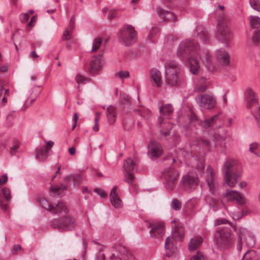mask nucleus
<instances>
[{
    "label": "nucleus",
    "mask_w": 260,
    "mask_h": 260,
    "mask_svg": "<svg viewBox=\"0 0 260 260\" xmlns=\"http://www.w3.org/2000/svg\"><path fill=\"white\" fill-rule=\"evenodd\" d=\"M106 112L107 117L109 122L111 124L113 123L116 119V112L115 108L112 106H110L107 109Z\"/></svg>",
    "instance_id": "29"
},
{
    "label": "nucleus",
    "mask_w": 260,
    "mask_h": 260,
    "mask_svg": "<svg viewBox=\"0 0 260 260\" xmlns=\"http://www.w3.org/2000/svg\"><path fill=\"white\" fill-rule=\"evenodd\" d=\"M180 184L186 191L194 189L198 184V178L194 176L186 174L182 177Z\"/></svg>",
    "instance_id": "12"
},
{
    "label": "nucleus",
    "mask_w": 260,
    "mask_h": 260,
    "mask_svg": "<svg viewBox=\"0 0 260 260\" xmlns=\"http://www.w3.org/2000/svg\"><path fill=\"white\" fill-rule=\"evenodd\" d=\"M196 31L198 34V37L203 40L204 43H206L208 38V32L204 29L202 26H198L196 28Z\"/></svg>",
    "instance_id": "33"
},
{
    "label": "nucleus",
    "mask_w": 260,
    "mask_h": 260,
    "mask_svg": "<svg viewBox=\"0 0 260 260\" xmlns=\"http://www.w3.org/2000/svg\"><path fill=\"white\" fill-rule=\"evenodd\" d=\"M138 112L139 113V114L141 117H143L146 119H149L151 116V111L147 109L141 108L140 109L138 110Z\"/></svg>",
    "instance_id": "37"
},
{
    "label": "nucleus",
    "mask_w": 260,
    "mask_h": 260,
    "mask_svg": "<svg viewBox=\"0 0 260 260\" xmlns=\"http://www.w3.org/2000/svg\"><path fill=\"white\" fill-rule=\"evenodd\" d=\"M251 7L258 12H260V1L259 0H249Z\"/></svg>",
    "instance_id": "44"
},
{
    "label": "nucleus",
    "mask_w": 260,
    "mask_h": 260,
    "mask_svg": "<svg viewBox=\"0 0 260 260\" xmlns=\"http://www.w3.org/2000/svg\"><path fill=\"white\" fill-rule=\"evenodd\" d=\"M135 166V163L131 158L127 159L123 162V167L126 173L131 172L133 170Z\"/></svg>",
    "instance_id": "35"
},
{
    "label": "nucleus",
    "mask_w": 260,
    "mask_h": 260,
    "mask_svg": "<svg viewBox=\"0 0 260 260\" xmlns=\"http://www.w3.org/2000/svg\"><path fill=\"white\" fill-rule=\"evenodd\" d=\"M234 161L227 160L224 164L222 171L224 179L231 187H234L237 183L238 175L235 172Z\"/></svg>",
    "instance_id": "7"
},
{
    "label": "nucleus",
    "mask_w": 260,
    "mask_h": 260,
    "mask_svg": "<svg viewBox=\"0 0 260 260\" xmlns=\"http://www.w3.org/2000/svg\"><path fill=\"white\" fill-rule=\"evenodd\" d=\"M242 260H258V257L255 251L248 250L244 254Z\"/></svg>",
    "instance_id": "36"
},
{
    "label": "nucleus",
    "mask_w": 260,
    "mask_h": 260,
    "mask_svg": "<svg viewBox=\"0 0 260 260\" xmlns=\"http://www.w3.org/2000/svg\"><path fill=\"white\" fill-rule=\"evenodd\" d=\"M227 201H235L240 204L245 202L244 196L236 190H229L223 195Z\"/></svg>",
    "instance_id": "15"
},
{
    "label": "nucleus",
    "mask_w": 260,
    "mask_h": 260,
    "mask_svg": "<svg viewBox=\"0 0 260 260\" xmlns=\"http://www.w3.org/2000/svg\"><path fill=\"white\" fill-rule=\"evenodd\" d=\"M218 61L221 64L227 65L230 62V56L224 50L220 49L216 51Z\"/></svg>",
    "instance_id": "23"
},
{
    "label": "nucleus",
    "mask_w": 260,
    "mask_h": 260,
    "mask_svg": "<svg viewBox=\"0 0 260 260\" xmlns=\"http://www.w3.org/2000/svg\"><path fill=\"white\" fill-rule=\"evenodd\" d=\"M94 125L93 126L92 129L94 131H98L99 128V121H98L97 118L94 119Z\"/></svg>",
    "instance_id": "62"
},
{
    "label": "nucleus",
    "mask_w": 260,
    "mask_h": 260,
    "mask_svg": "<svg viewBox=\"0 0 260 260\" xmlns=\"http://www.w3.org/2000/svg\"><path fill=\"white\" fill-rule=\"evenodd\" d=\"M219 120V114H216L209 119H205L204 120H200L199 124L205 128H207L215 124Z\"/></svg>",
    "instance_id": "24"
},
{
    "label": "nucleus",
    "mask_w": 260,
    "mask_h": 260,
    "mask_svg": "<svg viewBox=\"0 0 260 260\" xmlns=\"http://www.w3.org/2000/svg\"><path fill=\"white\" fill-rule=\"evenodd\" d=\"M171 207L174 210L178 211L181 209V204L178 200L174 199L172 200Z\"/></svg>",
    "instance_id": "43"
},
{
    "label": "nucleus",
    "mask_w": 260,
    "mask_h": 260,
    "mask_svg": "<svg viewBox=\"0 0 260 260\" xmlns=\"http://www.w3.org/2000/svg\"><path fill=\"white\" fill-rule=\"evenodd\" d=\"M29 17L30 16L26 13L22 14L20 17L21 22L22 23H26L28 21Z\"/></svg>",
    "instance_id": "53"
},
{
    "label": "nucleus",
    "mask_w": 260,
    "mask_h": 260,
    "mask_svg": "<svg viewBox=\"0 0 260 260\" xmlns=\"http://www.w3.org/2000/svg\"><path fill=\"white\" fill-rule=\"evenodd\" d=\"M148 155L151 157H158L162 154V148L157 142L151 141L148 146Z\"/></svg>",
    "instance_id": "16"
},
{
    "label": "nucleus",
    "mask_w": 260,
    "mask_h": 260,
    "mask_svg": "<svg viewBox=\"0 0 260 260\" xmlns=\"http://www.w3.org/2000/svg\"><path fill=\"white\" fill-rule=\"evenodd\" d=\"M165 83L170 86H177L182 82L180 67L176 61L167 60L165 62Z\"/></svg>",
    "instance_id": "4"
},
{
    "label": "nucleus",
    "mask_w": 260,
    "mask_h": 260,
    "mask_svg": "<svg viewBox=\"0 0 260 260\" xmlns=\"http://www.w3.org/2000/svg\"><path fill=\"white\" fill-rule=\"evenodd\" d=\"M37 19V18L36 16H32L30 19V21L27 24V27L29 28H31L33 26L34 24L36 23Z\"/></svg>",
    "instance_id": "56"
},
{
    "label": "nucleus",
    "mask_w": 260,
    "mask_h": 260,
    "mask_svg": "<svg viewBox=\"0 0 260 260\" xmlns=\"http://www.w3.org/2000/svg\"><path fill=\"white\" fill-rule=\"evenodd\" d=\"M120 42L126 46L133 44L137 40V32L131 25H125L118 34Z\"/></svg>",
    "instance_id": "6"
},
{
    "label": "nucleus",
    "mask_w": 260,
    "mask_h": 260,
    "mask_svg": "<svg viewBox=\"0 0 260 260\" xmlns=\"http://www.w3.org/2000/svg\"><path fill=\"white\" fill-rule=\"evenodd\" d=\"M257 107V100L254 96V93L252 90H250L248 91L246 107L247 108H256Z\"/></svg>",
    "instance_id": "27"
},
{
    "label": "nucleus",
    "mask_w": 260,
    "mask_h": 260,
    "mask_svg": "<svg viewBox=\"0 0 260 260\" xmlns=\"http://www.w3.org/2000/svg\"><path fill=\"white\" fill-rule=\"evenodd\" d=\"M196 100L199 106L205 109H212L215 106V101L214 98L209 94L199 95Z\"/></svg>",
    "instance_id": "13"
},
{
    "label": "nucleus",
    "mask_w": 260,
    "mask_h": 260,
    "mask_svg": "<svg viewBox=\"0 0 260 260\" xmlns=\"http://www.w3.org/2000/svg\"><path fill=\"white\" fill-rule=\"evenodd\" d=\"M208 84L207 80L204 77L198 79L194 90L198 92H204L207 88Z\"/></svg>",
    "instance_id": "28"
},
{
    "label": "nucleus",
    "mask_w": 260,
    "mask_h": 260,
    "mask_svg": "<svg viewBox=\"0 0 260 260\" xmlns=\"http://www.w3.org/2000/svg\"><path fill=\"white\" fill-rule=\"evenodd\" d=\"M103 42V40L101 38H95L92 43L91 52L96 51L101 47Z\"/></svg>",
    "instance_id": "38"
},
{
    "label": "nucleus",
    "mask_w": 260,
    "mask_h": 260,
    "mask_svg": "<svg viewBox=\"0 0 260 260\" xmlns=\"http://www.w3.org/2000/svg\"><path fill=\"white\" fill-rule=\"evenodd\" d=\"M8 96L4 94L3 97L1 99V103L2 105H5L8 102Z\"/></svg>",
    "instance_id": "64"
},
{
    "label": "nucleus",
    "mask_w": 260,
    "mask_h": 260,
    "mask_svg": "<svg viewBox=\"0 0 260 260\" xmlns=\"http://www.w3.org/2000/svg\"><path fill=\"white\" fill-rule=\"evenodd\" d=\"M172 222L175 223V225L172 228L173 236L174 238L181 241L184 237V230L181 224L179 222L178 219L173 220Z\"/></svg>",
    "instance_id": "19"
},
{
    "label": "nucleus",
    "mask_w": 260,
    "mask_h": 260,
    "mask_svg": "<svg viewBox=\"0 0 260 260\" xmlns=\"http://www.w3.org/2000/svg\"><path fill=\"white\" fill-rule=\"evenodd\" d=\"M67 186L65 185L61 184L60 186H51V190L54 193H57L60 190H67Z\"/></svg>",
    "instance_id": "46"
},
{
    "label": "nucleus",
    "mask_w": 260,
    "mask_h": 260,
    "mask_svg": "<svg viewBox=\"0 0 260 260\" xmlns=\"http://www.w3.org/2000/svg\"><path fill=\"white\" fill-rule=\"evenodd\" d=\"M19 147V145L18 143H16L14 145L12 146L10 148V153L13 155L15 154L17 152V149Z\"/></svg>",
    "instance_id": "51"
},
{
    "label": "nucleus",
    "mask_w": 260,
    "mask_h": 260,
    "mask_svg": "<svg viewBox=\"0 0 260 260\" xmlns=\"http://www.w3.org/2000/svg\"><path fill=\"white\" fill-rule=\"evenodd\" d=\"M215 172L210 167L207 168L205 175V179L210 188V191H214L216 186V182L215 179Z\"/></svg>",
    "instance_id": "17"
},
{
    "label": "nucleus",
    "mask_w": 260,
    "mask_h": 260,
    "mask_svg": "<svg viewBox=\"0 0 260 260\" xmlns=\"http://www.w3.org/2000/svg\"><path fill=\"white\" fill-rule=\"evenodd\" d=\"M156 11L158 15L164 21L169 20L173 22H175L177 21V16L174 13L168 11H165L160 7H157L156 8Z\"/></svg>",
    "instance_id": "20"
},
{
    "label": "nucleus",
    "mask_w": 260,
    "mask_h": 260,
    "mask_svg": "<svg viewBox=\"0 0 260 260\" xmlns=\"http://www.w3.org/2000/svg\"><path fill=\"white\" fill-rule=\"evenodd\" d=\"M158 123L159 125L160 139L168 140L176 137V133L173 129V125L165 120L161 115L158 117Z\"/></svg>",
    "instance_id": "9"
},
{
    "label": "nucleus",
    "mask_w": 260,
    "mask_h": 260,
    "mask_svg": "<svg viewBox=\"0 0 260 260\" xmlns=\"http://www.w3.org/2000/svg\"><path fill=\"white\" fill-rule=\"evenodd\" d=\"M120 100L121 103L124 106H128L131 103V99L128 95L124 93H121Z\"/></svg>",
    "instance_id": "39"
},
{
    "label": "nucleus",
    "mask_w": 260,
    "mask_h": 260,
    "mask_svg": "<svg viewBox=\"0 0 260 260\" xmlns=\"http://www.w3.org/2000/svg\"><path fill=\"white\" fill-rule=\"evenodd\" d=\"M190 260H205V257L204 255L198 252L196 255L191 258Z\"/></svg>",
    "instance_id": "49"
},
{
    "label": "nucleus",
    "mask_w": 260,
    "mask_h": 260,
    "mask_svg": "<svg viewBox=\"0 0 260 260\" xmlns=\"http://www.w3.org/2000/svg\"><path fill=\"white\" fill-rule=\"evenodd\" d=\"M40 205L43 208L53 214H58L59 218L53 219L50 222L51 226L60 231H66L74 229L77 225L75 220L67 215L68 209L63 202H59L55 207L49 205L45 199L40 201Z\"/></svg>",
    "instance_id": "1"
},
{
    "label": "nucleus",
    "mask_w": 260,
    "mask_h": 260,
    "mask_svg": "<svg viewBox=\"0 0 260 260\" xmlns=\"http://www.w3.org/2000/svg\"><path fill=\"white\" fill-rule=\"evenodd\" d=\"M94 192L99 194L102 198H104L107 196L106 193L103 190L100 188H95L94 189Z\"/></svg>",
    "instance_id": "55"
},
{
    "label": "nucleus",
    "mask_w": 260,
    "mask_h": 260,
    "mask_svg": "<svg viewBox=\"0 0 260 260\" xmlns=\"http://www.w3.org/2000/svg\"><path fill=\"white\" fill-rule=\"evenodd\" d=\"M198 44L194 41L185 40L179 45L177 55L181 60L187 59L190 72L192 74H197L200 66L197 59L199 53Z\"/></svg>",
    "instance_id": "2"
},
{
    "label": "nucleus",
    "mask_w": 260,
    "mask_h": 260,
    "mask_svg": "<svg viewBox=\"0 0 260 260\" xmlns=\"http://www.w3.org/2000/svg\"><path fill=\"white\" fill-rule=\"evenodd\" d=\"M3 198L7 202L11 199L10 190L6 187H0V200H3Z\"/></svg>",
    "instance_id": "32"
},
{
    "label": "nucleus",
    "mask_w": 260,
    "mask_h": 260,
    "mask_svg": "<svg viewBox=\"0 0 260 260\" xmlns=\"http://www.w3.org/2000/svg\"><path fill=\"white\" fill-rule=\"evenodd\" d=\"M250 23L252 27L257 28L260 25V18L256 16L251 17Z\"/></svg>",
    "instance_id": "40"
},
{
    "label": "nucleus",
    "mask_w": 260,
    "mask_h": 260,
    "mask_svg": "<svg viewBox=\"0 0 260 260\" xmlns=\"http://www.w3.org/2000/svg\"><path fill=\"white\" fill-rule=\"evenodd\" d=\"M73 18L71 19L70 23L69 24L68 27L66 28L62 36V39L63 40H68L71 39V31H72L73 29Z\"/></svg>",
    "instance_id": "34"
},
{
    "label": "nucleus",
    "mask_w": 260,
    "mask_h": 260,
    "mask_svg": "<svg viewBox=\"0 0 260 260\" xmlns=\"http://www.w3.org/2000/svg\"><path fill=\"white\" fill-rule=\"evenodd\" d=\"M96 260H105L104 254L100 251L96 257Z\"/></svg>",
    "instance_id": "61"
},
{
    "label": "nucleus",
    "mask_w": 260,
    "mask_h": 260,
    "mask_svg": "<svg viewBox=\"0 0 260 260\" xmlns=\"http://www.w3.org/2000/svg\"><path fill=\"white\" fill-rule=\"evenodd\" d=\"M48 155L49 150L47 149V147H43L37 150L36 157L41 161L45 160Z\"/></svg>",
    "instance_id": "30"
},
{
    "label": "nucleus",
    "mask_w": 260,
    "mask_h": 260,
    "mask_svg": "<svg viewBox=\"0 0 260 260\" xmlns=\"http://www.w3.org/2000/svg\"><path fill=\"white\" fill-rule=\"evenodd\" d=\"M239 235V240L237 243V247L238 250H241L242 248V239L245 237L246 245L248 247H252L255 243V240L253 234L243 229H240L238 233Z\"/></svg>",
    "instance_id": "11"
},
{
    "label": "nucleus",
    "mask_w": 260,
    "mask_h": 260,
    "mask_svg": "<svg viewBox=\"0 0 260 260\" xmlns=\"http://www.w3.org/2000/svg\"><path fill=\"white\" fill-rule=\"evenodd\" d=\"M151 229L150 231L151 237L159 238L164 234V225L163 223H155L151 225Z\"/></svg>",
    "instance_id": "21"
},
{
    "label": "nucleus",
    "mask_w": 260,
    "mask_h": 260,
    "mask_svg": "<svg viewBox=\"0 0 260 260\" xmlns=\"http://www.w3.org/2000/svg\"><path fill=\"white\" fill-rule=\"evenodd\" d=\"M21 247L20 245H15L13 246L12 252L13 254H16L18 251H20Z\"/></svg>",
    "instance_id": "58"
},
{
    "label": "nucleus",
    "mask_w": 260,
    "mask_h": 260,
    "mask_svg": "<svg viewBox=\"0 0 260 260\" xmlns=\"http://www.w3.org/2000/svg\"><path fill=\"white\" fill-rule=\"evenodd\" d=\"M8 181V176L7 174H4L0 176V185H4L7 183Z\"/></svg>",
    "instance_id": "54"
},
{
    "label": "nucleus",
    "mask_w": 260,
    "mask_h": 260,
    "mask_svg": "<svg viewBox=\"0 0 260 260\" xmlns=\"http://www.w3.org/2000/svg\"><path fill=\"white\" fill-rule=\"evenodd\" d=\"M115 76L116 77H118L120 79L123 80L124 79L128 78L129 76V73L127 71H120L116 73Z\"/></svg>",
    "instance_id": "42"
},
{
    "label": "nucleus",
    "mask_w": 260,
    "mask_h": 260,
    "mask_svg": "<svg viewBox=\"0 0 260 260\" xmlns=\"http://www.w3.org/2000/svg\"><path fill=\"white\" fill-rule=\"evenodd\" d=\"M215 224L218 226L215 234L216 244L221 248L229 246L231 241L232 223L225 219H218L215 221Z\"/></svg>",
    "instance_id": "3"
},
{
    "label": "nucleus",
    "mask_w": 260,
    "mask_h": 260,
    "mask_svg": "<svg viewBox=\"0 0 260 260\" xmlns=\"http://www.w3.org/2000/svg\"><path fill=\"white\" fill-rule=\"evenodd\" d=\"M227 19L223 18V16H220L217 24V31L216 33L217 39L222 43H227L232 38V33L228 25Z\"/></svg>",
    "instance_id": "8"
},
{
    "label": "nucleus",
    "mask_w": 260,
    "mask_h": 260,
    "mask_svg": "<svg viewBox=\"0 0 260 260\" xmlns=\"http://www.w3.org/2000/svg\"><path fill=\"white\" fill-rule=\"evenodd\" d=\"M0 206L3 210L5 212L7 211L8 210V205L3 203V200H0Z\"/></svg>",
    "instance_id": "60"
},
{
    "label": "nucleus",
    "mask_w": 260,
    "mask_h": 260,
    "mask_svg": "<svg viewBox=\"0 0 260 260\" xmlns=\"http://www.w3.org/2000/svg\"><path fill=\"white\" fill-rule=\"evenodd\" d=\"M203 239L200 236H196L190 239L188 248L190 251L196 250L203 243Z\"/></svg>",
    "instance_id": "26"
},
{
    "label": "nucleus",
    "mask_w": 260,
    "mask_h": 260,
    "mask_svg": "<svg viewBox=\"0 0 260 260\" xmlns=\"http://www.w3.org/2000/svg\"><path fill=\"white\" fill-rule=\"evenodd\" d=\"M112 249L114 251L110 256V259L112 260L124 259L128 260L133 258V255L126 248L120 243L115 244Z\"/></svg>",
    "instance_id": "10"
},
{
    "label": "nucleus",
    "mask_w": 260,
    "mask_h": 260,
    "mask_svg": "<svg viewBox=\"0 0 260 260\" xmlns=\"http://www.w3.org/2000/svg\"><path fill=\"white\" fill-rule=\"evenodd\" d=\"M243 214L240 212H234L233 214V218L234 220H239L242 218Z\"/></svg>",
    "instance_id": "52"
},
{
    "label": "nucleus",
    "mask_w": 260,
    "mask_h": 260,
    "mask_svg": "<svg viewBox=\"0 0 260 260\" xmlns=\"http://www.w3.org/2000/svg\"><path fill=\"white\" fill-rule=\"evenodd\" d=\"M172 247V239L169 237H168L165 241V248L166 250L171 251Z\"/></svg>",
    "instance_id": "47"
},
{
    "label": "nucleus",
    "mask_w": 260,
    "mask_h": 260,
    "mask_svg": "<svg viewBox=\"0 0 260 260\" xmlns=\"http://www.w3.org/2000/svg\"><path fill=\"white\" fill-rule=\"evenodd\" d=\"M64 182L67 184L73 185V186H79L83 181L82 176L79 174L72 173L63 177Z\"/></svg>",
    "instance_id": "18"
},
{
    "label": "nucleus",
    "mask_w": 260,
    "mask_h": 260,
    "mask_svg": "<svg viewBox=\"0 0 260 260\" xmlns=\"http://www.w3.org/2000/svg\"><path fill=\"white\" fill-rule=\"evenodd\" d=\"M259 145L257 143H252L250 145L249 150L255 155L259 156V153L257 151Z\"/></svg>",
    "instance_id": "41"
},
{
    "label": "nucleus",
    "mask_w": 260,
    "mask_h": 260,
    "mask_svg": "<svg viewBox=\"0 0 260 260\" xmlns=\"http://www.w3.org/2000/svg\"><path fill=\"white\" fill-rule=\"evenodd\" d=\"M252 40L253 43L254 44H257L260 42V30L254 32L252 36Z\"/></svg>",
    "instance_id": "48"
},
{
    "label": "nucleus",
    "mask_w": 260,
    "mask_h": 260,
    "mask_svg": "<svg viewBox=\"0 0 260 260\" xmlns=\"http://www.w3.org/2000/svg\"><path fill=\"white\" fill-rule=\"evenodd\" d=\"M124 177H125V181L127 182L128 184H132L133 180L134 179V176L131 172L124 173Z\"/></svg>",
    "instance_id": "45"
},
{
    "label": "nucleus",
    "mask_w": 260,
    "mask_h": 260,
    "mask_svg": "<svg viewBox=\"0 0 260 260\" xmlns=\"http://www.w3.org/2000/svg\"><path fill=\"white\" fill-rule=\"evenodd\" d=\"M85 80L84 77L81 75H77L76 77V81L78 83H83Z\"/></svg>",
    "instance_id": "57"
},
{
    "label": "nucleus",
    "mask_w": 260,
    "mask_h": 260,
    "mask_svg": "<svg viewBox=\"0 0 260 260\" xmlns=\"http://www.w3.org/2000/svg\"><path fill=\"white\" fill-rule=\"evenodd\" d=\"M178 176V172L173 167H170L164 170L161 174V179L167 190L171 191L175 188Z\"/></svg>",
    "instance_id": "5"
},
{
    "label": "nucleus",
    "mask_w": 260,
    "mask_h": 260,
    "mask_svg": "<svg viewBox=\"0 0 260 260\" xmlns=\"http://www.w3.org/2000/svg\"><path fill=\"white\" fill-rule=\"evenodd\" d=\"M78 119V115L77 113H75L73 115V120L74 121V124L73 126V129H74L76 125V122Z\"/></svg>",
    "instance_id": "63"
},
{
    "label": "nucleus",
    "mask_w": 260,
    "mask_h": 260,
    "mask_svg": "<svg viewBox=\"0 0 260 260\" xmlns=\"http://www.w3.org/2000/svg\"><path fill=\"white\" fill-rule=\"evenodd\" d=\"M117 16V12L115 10L109 11L108 17L109 19H113Z\"/></svg>",
    "instance_id": "50"
},
{
    "label": "nucleus",
    "mask_w": 260,
    "mask_h": 260,
    "mask_svg": "<svg viewBox=\"0 0 260 260\" xmlns=\"http://www.w3.org/2000/svg\"><path fill=\"white\" fill-rule=\"evenodd\" d=\"M173 111V107L170 104L164 105L159 108V112L163 115L170 116Z\"/></svg>",
    "instance_id": "31"
},
{
    "label": "nucleus",
    "mask_w": 260,
    "mask_h": 260,
    "mask_svg": "<svg viewBox=\"0 0 260 260\" xmlns=\"http://www.w3.org/2000/svg\"><path fill=\"white\" fill-rule=\"evenodd\" d=\"M151 78L155 82L157 86L160 87L162 84L161 74L160 72L156 69L151 70Z\"/></svg>",
    "instance_id": "25"
},
{
    "label": "nucleus",
    "mask_w": 260,
    "mask_h": 260,
    "mask_svg": "<svg viewBox=\"0 0 260 260\" xmlns=\"http://www.w3.org/2000/svg\"><path fill=\"white\" fill-rule=\"evenodd\" d=\"M45 143L47 144V146H44V148H46L47 147V149L49 150V149L52 147L54 144V142H53L52 141H45Z\"/></svg>",
    "instance_id": "59"
},
{
    "label": "nucleus",
    "mask_w": 260,
    "mask_h": 260,
    "mask_svg": "<svg viewBox=\"0 0 260 260\" xmlns=\"http://www.w3.org/2000/svg\"><path fill=\"white\" fill-rule=\"evenodd\" d=\"M116 189L117 186L113 187L110 192V199L113 206L116 208H119L122 206V201L116 191Z\"/></svg>",
    "instance_id": "22"
},
{
    "label": "nucleus",
    "mask_w": 260,
    "mask_h": 260,
    "mask_svg": "<svg viewBox=\"0 0 260 260\" xmlns=\"http://www.w3.org/2000/svg\"><path fill=\"white\" fill-rule=\"evenodd\" d=\"M104 64V61L101 55L94 56L90 62L89 72L91 74H95L99 71Z\"/></svg>",
    "instance_id": "14"
}]
</instances>
